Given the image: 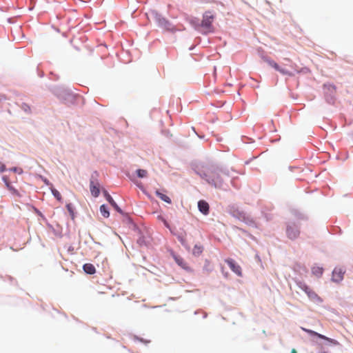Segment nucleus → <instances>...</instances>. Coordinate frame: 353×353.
Instances as JSON below:
<instances>
[{
	"label": "nucleus",
	"instance_id": "nucleus-17",
	"mask_svg": "<svg viewBox=\"0 0 353 353\" xmlns=\"http://www.w3.org/2000/svg\"><path fill=\"white\" fill-rule=\"evenodd\" d=\"M100 212L101 214L105 218L108 217L110 215L109 211L108 210V208L105 205H101Z\"/></svg>",
	"mask_w": 353,
	"mask_h": 353
},
{
	"label": "nucleus",
	"instance_id": "nucleus-20",
	"mask_svg": "<svg viewBox=\"0 0 353 353\" xmlns=\"http://www.w3.org/2000/svg\"><path fill=\"white\" fill-rule=\"evenodd\" d=\"M66 208H67L68 211L69 212L70 215L71 216L72 219H73L74 218V209H73L72 205L71 203L67 204Z\"/></svg>",
	"mask_w": 353,
	"mask_h": 353
},
{
	"label": "nucleus",
	"instance_id": "nucleus-27",
	"mask_svg": "<svg viewBox=\"0 0 353 353\" xmlns=\"http://www.w3.org/2000/svg\"><path fill=\"white\" fill-rule=\"evenodd\" d=\"M12 170L14 171V172H17V168H12Z\"/></svg>",
	"mask_w": 353,
	"mask_h": 353
},
{
	"label": "nucleus",
	"instance_id": "nucleus-13",
	"mask_svg": "<svg viewBox=\"0 0 353 353\" xmlns=\"http://www.w3.org/2000/svg\"><path fill=\"white\" fill-rule=\"evenodd\" d=\"M83 270L89 274H93L96 272L94 266L91 263H85L83 267Z\"/></svg>",
	"mask_w": 353,
	"mask_h": 353
},
{
	"label": "nucleus",
	"instance_id": "nucleus-6",
	"mask_svg": "<svg viewBox=\"0 0 353 353\" xmlns=\"http://www.w3.org/2000/svg\"><path fill=\"white\" fill-rule=\"evenodd\" d=\"M170 230L173 235H174L177 237V239L182 244V245H183L185 247H186L188 245L187 241H186L187 233L185 230L182 229V230H181V231L178 232L177 233L174 232L170 228Z\"/></svg>",
	"mask_w": 353,
	"mask_h": 353
},
{
	"label": "nucleus",
	"instance_id": "nucleus-21",
	"mask_svg": "<svg viewBox=\"0 0 353 353\" xmlns=\"http://www.w3.org/2000/svg\"><path fill=\"white\" fill-rule=\"evenodd\" d=\"M193 252H194V254H196V253L200 254V253H201L202 251H201V249L200 247H198L197 245H195L194 248V251Z\"/></svg>",
	"mask_w": 353,
	"mask_h": 353
},
{
	"label": "nucleus",
	"instance_id": "nucleus-3",
	"mask_svg": "<svg viewBox=\"0 0 353 353\" xmlns=\"http://www.w3.org/2000/svg\"><path fill=\"white\" fill-rule=\"evenodd\" d=\"M297 284L299 287L307 294L311 300L314 301H321V298L317 295V294L310 289L306 284L302 282H299Z\"/></svg>",
	"mask_w": 353,
	"mask_h": 353
},
{
	"label": "nucleus",
	"instance_id": "nucleus-23",
	"mask_svg": "<svg viewBox=\"0 0 353 353\" xmlns=\"http://www.w3.org/2000/svg\"><path fill=\"white\" fill-rule=\"evenodd\" d=\"M7 186L8 188H9V190H10L11 191H12L14 193H17V191L16 190H14V188H12V187L10 186V185L8 183H7Z\"/></svg>",
	"mask_w": 353,
	"mask_h": 353
},
{
	"label": "nucleus",
	"instance_id": "nucleus-19",
	"mask_svg": "<svg viewBox=\"0 0 353 353\" xmlns=\"http://www.w3.org/2000/svg\"><path fill=\"white\" fill-rule=\"evenodd\" d=\"M51 191H52V194L54 195V196L58 200V201H61L62 199V197H61V195L60 194V192L54 189V188H52L51 189Z\"/></svg>",
	"mask_w": 353,
	"mask_h": 353
},
{
	"label": "nucleus",
	"instance_id": "nucleus-16",
	"mask_svg": "<svg viewBox=\"0 0 353 353\" xmlns=\"http://www.w3.org/2000/svg\"><path fill=\"white\" fill-rule=\"evenodd\" d=\"M312 271L314 275L321 276L323 272V269L320 267H313Z\"/></svg>",
	"mask_w": 353,
	"mask_h": 353
},
{
	"label": "nucleus",
	"instance_id": "nucleus-22",
	"mask_svg": "<svg viewBox=\"0 0 353 353\" xmlns=\"http://www.w3.org/2000/svg\"><path fill=\"white\" fill-rule=\"evenodd\" d=\"M6 170V166L3 163L0 162V172H3Z\"/></svg>",
	"mask_w": 353,
	"mask_h": 353
},
{
	"label": "nucleus",
	"instance_id": "nucleus-10",
	"mask_svg": "<svg viewBox=\"0 0 353 353\" xmlns=\"http://www.w3.org/2000/svg\"><path fill=\"white\" fill-rule=\"evenodd\" d=\"M264 60H265V61L266 63H268L269 65H270L271 67L274 68L276 70L280 72L283 74H288V71H286L285 70L280 68V66L276 62H274L273 60H272V59H270L269 58H265Z\"/></svg>",
	"mask_w": 353,
	"mask_h": 353
},
{
	"label": "nucleus",
	"instance_id": "nucleus-8",
	"mask_svg": "<svg viewBox=\"0 0 353 353\" xmlns=\"http://www.w3.org/2000/svg\"><path fill=\"white\" fill-rule=\"evenodd\" d=\"M345 270L341 268H336L332 272V280L335 282H339L343 280Z\"/></svg>",
	"mask_w": 353,
	"mask_h": 353
},
{
	"label": "nucleus",
	"instance_id": "nucleus-1",
	"mask_svg": "<svg viewBox=\"0 0 353 353\" xmlns=\"http://www.w3.org/2000/svg\"><path fill=\"white\" fill-rule=\"evenodd\" d=\"M222 173L221 169L212 166L207 168L206 172L201 174V176L205 178L208 183L215 188H221L223 184V179L221 177Z\"/></svg>",
	"mask_w": 353,
	"mask_h": 353
},
{
	"label": "nucleus",
	"instance_id": "nucleus-26",
	"mask_svg": "<svg viewBox=\"0 0 353 353\" xmlns=\"http://www.w3.org/2000/svg\"><path fill=\"white\" fill-rule=\"evenodd\" d=\"M291 353H297L296 350L295 349H292L291 350Z\"/></svg>",
	"mask_w": 353,
	"mask_h": 353
},
{
	"label": "nucleus",
	"instance_id": "nucleus-2",
	"mask_svg": "<svg viewBox=\"0 0 353 353\" xmlns=\"http://www.w3.org/2000/svg\"><path fill=\"white\" fill-rule=\"evenodd\" d=\"M214 18L215 16L211 11H206L203 14L201 26L205 32H211L213 31L212 23Z\"/></svg>",
	"mask_w": 353,
	"mask_h": 353
},
{
	"label": "nucleus",
	"instance_id": "nucleus-25",
	"mask_svg": "<svg viewBox=\"0 0 353 353\" xmlns=\"http://www.w3.org/2000/svg\"><path fill=\"white\" fill-rule=\"evenodd\" d=\"M23 107H24V110H25L26 111H27L28 110H30V108H29L27 105H26V104H25V105H23Z\"/></svg>",
	"mask_w": 353,
	"mask_h": 353
},
{
	"label": "nucleus",
	"instance_id": "nucleus-7",
	"mask_svg": "<svg viewBox=\"0 0 353 353\" xmlns=\"http://www.w3.org/2000/svg\"><path fill=\"white\" fill-rule=\"evenodd\" d=\"M225 262L229 265L230 268L238 276L242 275L241 268L239 265L235 263L233 259H228L225 260Z\"/></svg>",
	"mask_w": 353,
	"mask_h": 353
},
{
	"label": "nucleus",
	"instance_id": "nucleus-14",
	"mask_svg": "<svg viewBox=\"0 0 353 353\" xmlns=\"http://www.w3.org/2000/svg\"><path fill=\"white\" fill-rule=\"evenodd\" d=\"M174 260H175L176 263L179 266H181L183 269H187L188 268L187 263L183 260V259H182L181 257H180L179 256H174Z\"/></svg>",
	"mask_w": 353,
	"mask_h": 353
},
{
	"label": "nucleus",
	"instance_id": "nucleus-4",
	"mask_svg": "<svg viewBox=\"0 0 353 353\" xmlns=\"http://www.w3.org/2000/svg\"><path fill=\"white\" fill-rule=\"evenodd\" d=\"M300 234L299 227L295 223H289L286 228V234L292 240L296 239Z\"/></svg>",
	"mask_w": 353,
	"mask_h": 353
},
{
	"label": "nucleus",
	"instance_id": "nucleus-12",
	"mask_svg": "<svg viewBox=\"0 0 353 353\" xmlns=\"http://www.w3.org/2000/svg\"><path fill=\"white\" fill-rule=\"evenodd\" d=\"M104 194H105V196L106 198V200L110 203V205L117 210L119 212L121 213L122 211L119 208V207L117 205V204L116 203V202L114 201V199H112V197L108 194V192L107 191H104Z\"/></svg>",
	"mask_w": 353,
	"mask_h": 353
},
{
	"label": "nucleus",
	"instance_id": "nucleus-9",
	"mask_svg": "<svg viewBox=\"0 0 353 353\" xmlns=\"http://www.w3.org/2000/svg\"><path fill=\"white\" fill-rule=\"evenodd\" d=\"M198 208L199 211L204 215H208L210 212V206L208 202L201 200L198 202Z\"/></svg>",
	"mask_w": 353,
	"mask_h": 353
},
{
	"label": "nucleus",
	"instance_id": "nucleus-5",
	"mask_svg": "<svg viewBox=\"0 0 353 353\" xmlns=\"http://www.w3.org/2000/svg\"><path fill=\"white\" fill-rule=\"evenodd\" d=\"M303 331H305V332L308 333L311 336H317L319 337V339H324V340H326L327 341H329L330 343H332L334 345H338L339 343L337 341L334 340V339H330V338H328L324 335H322L321 334H319L312 330H309V329H306V328H302Z\"/></svg>",
	"mask_w": 353,
	"mask_h": 353
},
{
	"label": "nucleus",
	"instance_id": "nucleus-11",
	"mask_svg": "<svg viewBox=\"0 0 353 353\" xmlns=\"http://www.w3.org/2000/svg\"><path fill=\"white\" fill-rule=\"evenodd\" d=\"M90 189L91 194L94 197H97L99 195V184L98 183H95L94 181H91L90 184Z\"/></svg>",
	"mask_w": 353,
	"mask_h": 353
},
{
	"label": "nucleus",
	"instance_id": "nucleus-15",
	"mask_svg": "<svg viewBox=\"0 0 353 353\" xmlns=\"http://www.w3.org/2000/svg\"><path fill=\"white\" fill-rule=\"evenodd\" d=\"M155 193H156V195L159 198H160L161 200H163V201H165L168 203H171V199L167 195L160 192L159 190H157Z\"/></svg>",
	"mask_w": 353,
	"mask_h": 353
},
{
	"label": "nucleus",
	"instance_id": "nucleus-18",
	"mask_svg": "<svg viewBox=\"0 0 353 353\" xmlns=\"http://www.w3.org/2000/svg\"><path fill=\"white\" fill-rule=\"evenodd\" d=\"M137 174L138 177L144 178L148 176V171L146 170H143V169H138L137 170Z\"/></svg>",
	"mask_w": 353,
	"mask_h": 353
},
{
	"label": "nucleus",
	"instance_id": "nucleus-24",
	"mask_svg": "<svg viewBox=\"0 0 353 353\" xmlns=\"http://www.w3.org/2000/svg\"><path fill=\"white\" fill-rule=\"evenodd\" d=\"M161 219H162V220H163V221L164 225H165V227H167L168 228H170V225H169V224L168 223V222H167L165 219H163V218H161Z\"/></svg>",
	"mask_w": 353,
	"mask_h": 353
}]
</instances>
